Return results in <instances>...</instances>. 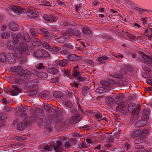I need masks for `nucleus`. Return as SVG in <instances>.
I'll list each match as a JSON object with an SVG mask.
<instances>
[{
    "mask_svg": "<svg viewBox=\"0 0 152 152\" xmlns=\"http://www.w3.org/2000/svg\"><path fill=\"white\" fill-rule=\"evenodd\" d=\"M124 98V95H120L116 96L114 99L115 102L118 103V107L121 110H124V108H125V104L123 101V99Z\"/></svg>",
    "mask_w": 152,
    "mask_h": 152,
    "instance_id": "1",
    "label": "nucleus"
},
{
    "mask_svg": "<svg viewBox=\"0 0 152 152\" xmlns=\"http://www.w3.org/2000/svg\"><path fill=\"white\" fill-rule=\"evenodd\" d=\"M20 50H18L16 49L15 50V52L17 54L18 56L24 57L25 56L24 55V52L28 49V47L26 43H21L20 44Z\"/></svg>",
    "mask_w": 152,
    "mask_h": 152,
    "instance_id": "2",
    "label": "nucleus"
},
{
    "mask_svg": "<svg viewBox=\"0 0 152 152\" xmlns=\"http://www.w3.org/2000/svg\"><path fill=\"white\" fill-rule=\"evenodd\" d=\"M13 39L15 42L19 41L22 39H23V41L27 42H29L30 40V37L26 32L24 33L23 38H21V35L20 34H18L16 36L13 37Z\"/></svg>",
    "mask_w": 152,
    "mask_h": 152,
    "instance_id": "3",
    "label": "nucleus"
},
{
    "mask_svg": "<svg viewBox=\"0 0 152 152\" xmlns=\"http://www.w3.org/2000/svg\"><path fill=\"white\" fill-rule=\"evenodd\" d=\"M140 107V105H135V104L133 103H130L128 105V108L126 107V106L125 105V108H124V111H127V110L131 112L132 113L138 111V107Z\"/></svg>",
    "mask_w": 152,
    "mask_h": 152,
    "instance_id": "4",
    "label": "nucleus"
},
{
    "mask_svg": "<svg viewBox=\"0 0 152 152\" xmlns=\"http://www.w3.org/2000/svg\"><path fill=\"white\" fill-rule=\"evenodd\" d=\"M9 9L10 11L14 12L17 15H20L25 12L23 8L19 6H12L9 7Z\"/></svg>",
    "mask_w": 152,
    "mask_h": 152,
    "instance_id": "5",
    "label": "nucleus"
},
{
    "mask_svg": "<svg viewBox=\"0 0 152 152\" xmlns=\"http://www.w3.org/2000/svg\"><path fill=\"white\" fill-rule=\"evenodd\" d=\"M140 56L142 58V61L148 65L151 66L152 64V59L142 52L140 53Z\"/></svg>",
    "mask_w": 152,
    "mask_h": 152,
    "instance_id": "6",
    "label": "nucleus"
},
{
    "mask_svg": "<svg viewBox=\"0 0 152 152\" xmlns=\"http://www.w3.org/2000/svg\"><path fill=\"white\" fill-rule=\"evenodd\" d=\"M43 17L45 20L50 22L55 21L58 19L57 17L53 16L51 15H44Z\"/></svg>",
    "mask_w": 152,
    "mask_h": 152,
    "instance_id": "7",
    "label": "nucleus"
},
{
    "mask_svg": "<svg viewBox=\"0 0 152 152\" xmlns=\"http://www.w3.org/2000/svg\"><path fill=\"white\" fill-rule=\"evenodd\" d=\"M9 27L11 30L15 31L19 29V26L18 25L14 22H12L10 23L9 25Z\"/></svg>",
    "mask_w": 152,
    "mask_h": 152,
    "instance_id": "8",
    "label": "nucleus"
},
{
    "mask_svg": "<svg viewBox=\"0 0 152 152\" xmlns=\"http://www.w3.org/2000/svg\"><path fill=\"white\" fill-rule=\"evenodd\" d=\"M80 120V118L77 115L72 117L70 120V123L71 124L77 123Z\"/></svg>",
    "mask_w": 152,
    "mask_h": 152,
    "instance_id": "9",
    "label": "nucleus"
},
{
    "mask_svg": "<svg viewBox=\"0 0 152 152\" xmlns=\"http://www.w3.org/2000/svg\"><path fill=\"white\" fill-rule=\"evenodd\" d=\"M11 93V95L12 96H16L20 93V89L16 86H14L13 88L10 90Z\"/></svg>",
    "mask_w": 152,
    "mask_h": 152,
    "instance_id": "10",
    "label": "nucleus"
},
{
    "mask_svg": "<svg viewBox=\"0 0 152 152\" xmlns=\"http://www.w3.org/2000/svg\"><path fill=\"white\" fill-rule=\"evenodd\" d=\"M9 63L11 64H13L15 61V57L12 53L9 54L7 56Z\"/></svg>",
    "mask_w": 152,
    "mask_h": 152,
    "instance_id": "11",
    "label": "nucleus"
},
{
    "mask_svg": "<svg viewBox=\"0 0 152 152\" xmlns=\"http://www.w3.org/2000/svg\"><path fill=\"white\" fill-rule=\"evenodd\" d=\"M43 49H39L36 50L34 53V56L37 58H40L42 57Z\"/></svg>",
    "mask_w": 152,
    "mask_h": 152,
    "instance_id": "12",
    "label": "nucleus"
},
{
    "mask_svg": "<svg viewBox=\"0 0 152 152\" xmlns=\"http://www.w3.org/2000/svg\"><path fill=\"white\" fill-rule=\"evenodd\" d=\"M17 42H15V43L12 41H9L8 42L7 44V48L9 50H12L15 48V45H17Z\"/></svg>",
    "mask_w": 152,
    "mask_h": 152,
    "instance_id": "13",
    "label": "nucleus"
},
{
    "mask_svg": "<svg viewBox=\"0 0 152 152\" xmlns=\"http://www.w3.org/2000/svg\"><path fill=\"white\" fill-rule=\"evenodd\" d=\"M69 31L67 33V34H69L70 35H73L78 36H80L81 34V32L79 31L76 30L74 31Z\"/></svg>",
    "mask_w": 152,
    "mask_h": 152,
    "instance_id": "14",
    "label": "nucleus"
},
{
    "mask_svg": "<svg viewBox=\"0 0 152 152\" xmlns=\"http://www.w3.org/2000/svg\"><path fill=\"white\" fill-rule=\"evenodd\" d=\"M26 14L27 16L31 17H36L37 16V13L34 12L33 11L31 10H27L26 12Z\"/></svg>",
    "mask_w": 152,
    "mask_h": 152,
    "instance_id": "15",
    "label": "nucleus"
},
{
    "mask_svg": "<svg viewBox=\"0 0 152 152\" xmlns=\"http://www.w3.org/2000/svg\"><path fill=\"white\" fill-rule=\"evenodd\" d=\"M27 125V123L25 122L19 123L18 125V128L21 131L24 129Z\"/></svg>",
    "mask_w": 152,
    "mask_h": 152,
    "instance_id": "16",
    "label": "nucleus"
},
{
    "mask_svg": "<svg viewBox=\"0 0 152 152\" xmlns=\"http://www.w3.org/2000/svg\"><path fill=\"white\" fill-rule=\"evenodd\" d=\"M141 131L139 129H137L132 132L130 134V136L133 138L137 137L140 134Z\"/></svg>",
    "mask_w": 152,
    "mask_h": 152,
    "instance_id": "17",
    "label": "nucleus"
},
{
    "mask_svg": "<svg viewBox=\"0 0 152 152\" xmlns=\"http://www.w3.org/2000/svg\"><path fill=\"white\" fill-rule=\"evenodd\" d=\"M61 142L59 141L57 142V145L54 147V149L56 152H59L61 151Z\"/></svg>",
    "mask_w": 152,
    "mask_h": 152,
    "instance_id": "18",
    "label": "nucleus"
},
{
    "mask_svg": "<svg viewBox=\"0 0 152 152\" xmlns=\"http://www.w3.org/2000/svg\"><path fill=\"white\" fill-rule=\"evenodd\" d=\"M64 104L66 107L69 108H72L73 105L72 103L69 101L67 100H64L63 101Z\"/></svg>",
    "mask_w": 152,
    "mask_h": 152,
    "instance_id": "19",
    "label": "nucleus"
},
{
    "mask_svg": "<svg viewBox=\"0 0 152 152\" xmlns=\"http://www.w3.org/2000/svg\"><path fill=\"white\" fill-rule=\"evenodd\" d=\"M38 83V80L36 79L30 81L28 83L29 87H33L36 86Z\"/></svg>",
    "mask_w": 152,
    "mask_h": 152,
    "instance_id": "20",
    "label": "nucleus"
},
{
    "mask_svg": "<svg viewBox=\"0 0 152 152\" xmlns=\"http://www.w3.org/2000/svg\"><path fill=\"white\" fill-rule=\"evenodd\" d=\"M143 115L142 116V118H149V111L146 109H144L142 111Z\"/></svg>",
    "mask_w": 152,
    "mask_h": 152,
    "instance_id": "21",
    "label": "nucleus"
},
{
    "mask_svg": "<svg viewBox=\"0 0 152 152\" xmlns=\"http://www.w3.org/2000/svg\"><path fill=\"white\" fill-rule=\"evenodd\" d=\"M108 57L106 56H103L102 57H99L98 58V61L100 63H104L106 60L108 58Z\"/></svg>",
    "mask_w": 152,
    "mask_h": 152,
    "instance_id": "22",
    "label": "nucleus"
},
{
    "mask_svg": "<svg viewBox=\"0 0 152 152\" xmlns=\"http://www.w3.org/2000/svg\"><path fill=\"white\" fill-rule=\"evenodd\" d=\"M12 69L14 72H19L22 71L23 68L20 66H14L11 67Z\"/></svg>",
    "mask_w": 152,
    "mask_h": 152,
    "instance_id": "23",
    "label": "nucleus"
},
{
    "mask_svg": "<svg viewBox=\"0 0 152 152\" xmlns=\"http://www.w3.org/2000/svg\"><path fill=\"white\" fill-rule=\"evenodd\" d=\"M53 149V148L51 146H49L47 145L45 146L43 148L41 151L42 152H45L48 151H51Z\"/></svg>",
    "mask_w": 152,
    "mask_h": 152,
    "instance_id": "24",
    "label": "nucleus"
},
{
    "mask_svg": "<svg viewBox=\"0 0 152 152\" xmlns=\"http://www.w3.org/2000/svg\"><path fill=\"white\" fill-rule=\"evenodd\" d=\"M136 112V113H135L134 112L132 113L133 114L131 117V120L133 122H134L137 119L138 117V111Z\"/></svg>",
    "mask_w": 152,
    "mask_h": 152,
    "instance_id": "25",
    "label": "nucleus"
},
{
    "mask_svg": "<svg viewBox=\"0 0 152 152\" xmlns=\"http://www.w3.org/2000/svg\"><path fill=\"white\" fill-rule=\"evenodd\" d=\"M53 94V96L56 98H60L63 96L62 93L59 91H55Z\"/></svg>",
    "mask_w": 152,
    "mask_h": 152,
    "instance_id": "26",
    "label": "nucleus"
},
{
    "mask_svg": "<svg viewBox=\"0 0 152 152\" xmlns=\"http://www.w3.org/2000/svg\"><path fill=\"white\" fill-rule=\"evenodd\" d=\"M106 101L108 104L111 106L113 104L114 100L112 97L108 96L106 98Z\"/></svg>",
    "mask_w": 152,
    "mask_h": 152,
    "instance_id": "27",
    "label": "nucleus"
},
{
    "mask_svg": "<svg viewBox=\"0 0 152 152\" xmlns=\"http://www.w3.org/2000/svg\"><path fill=\"white\" fill-rule=\"evenodd\" d=\"M61 49L60 48L57 46H53L50 49V51L54 53H56Z\"/></svg>",
    "mask_w": 152,
    "mask_h": 152,
    "instance_id": "28",
    "label": "nucleus"
},
{
    "mask_svg": "<svg viewBox=\"0 0 152 152\" xmlns=\"http://www.w3.org/2000/svg\"><path fill=\"white\" fill-rule=\"evenodd\" d=\"M28 107V106H20L18 107V108L19 111L22 112L25 111L27 110Z\"/></svg>",
    "mask_w": 152,
    "mask_h": 152,
    "instance_id": "29",
    "label": "nucleus"
},
{
    "mask_svg": "<svg viewBox=\"0 0 152 152\" xmlns=\"http://www.w3.org/2000/svg\"><path fill=\"white\" fill-rule=\"evenodd\" d=\"M47 72L52 74H54L56 73L57 72V70L55 68H50L47 69Z\"/></svg>",
    "mask_w": 152,
    "mask_h": 152,
    "instance_id": "30",
    "label": "nucleus"
},
{
    "mask_svg": "<svg viewBox=\"0 0 152 152\" xmlns=\"http://www.w3.org/2000/svg\"><path fill=\"white\" fill-rule=\"evenodd\" d=\"M42 57L44 58H49L50 57V55L49 53L44 50L43 49Z\"/></svg>",
    "mask_w": 152,
    "mask_h": 152,
    "instance_id": "31",
    "label": "nucleus"
},
{
    "mask_svg": "<svg viewBox=\"0 0 152 152\" xmlns=\"http://www.w3.org/2000/svg\"><path fill=\"white\" fill-rule=\"evenodd\" d=\"M91 33V31L88 27L85 26L83 30V33L85 35L90 34Z\"/></svg>",
    "mask_w": 152,
    "mask_h": 152,
    "instance_id": "32",
    "label": "nucleus"
},
{
    "mask_svg": "<svg viewBox=\"0 0 152 152\" xmlns=\"http://www.w3.org/2000/svg\"><path fill=\"white\" fill-rule=\"evenodd\" d=\"M42 46L45 48L50 50L51 47L49 45L45 42H42Z\"/></svg>",
    "mask_w": 152,
    "mask_h": 152,
    "instance_id": "33",
    "label": "nucleus"
},
{
    "mask_svg": "<svg viewBox=\"0 0 152 152\" xmlns=\"http://www.w3.org/2000/svg\"><path fill=\"white\" fill-rule=\"evenodd\" d=\"M38 76L45 79L47 77L48 75L46 72H39V75H38Z\"/></svg>",
    "mask_w": 152,
    "mask_h": 152,
    "instance_id": "34",
    "label": "nucleus"
},
{
    "mask_svg": "<svg viewBox=\"0 0 152 152\" xmlns=\"http://www.w3.org/2000/svg\"><path fill=\"white\" fill-rule=\"evenodd\" d=\"M72 75L75 77L77 78L80 76V72L77 69H75V70H73Z\"/></svg>",
    "mask_w": 152,
    "mask_h": 152,
    "instance_id": "35",
    "label": "nucleus"
},
{
    "mask_svg": "<svg viewBox=\"0 0 152 152\" xmlns=\"http://www.w3.org/2000/svg\"><path fill=\"white\" fill-rule=\"evenodd\" d=\"M6 61L5 55L4 53L0 54V61L4 62Z\"/></svg>",
    "mask_w": 152,
    "mask_h": 152,
    "instance_id": "36",
    "label": "nucleus"
},
{
    "mask_svg": "<svg viewBox=\"0 0 152 152\" xmlns=\"http://www.w3.org/2000/svg\"><path fill=\"white\" fill-rule=\"evenodd\" d=\"M67 62V61L66 59L62 60L58 62L59 65L63 67L64 66L66 65Z\"/></svg>",
    "mask_w": 152,
    "mask_h": 152,
    "instance_id": "37",
    "label": "nucleus"
},
{
    "mask_svg": "<svg viewBox=\"0 0 152 152\" xmlns=\"http://www.w3.org/2000/svg\"><path fill=\"white\" fill-rule=\"evenodd\" d=\"M1 37L3 39L9 38L10 37L9 34L7 32H3L1 34Z\"/></svg>",
    "mask_w": 152,
    "mask_h": 152,
    "instance_id": "38",
    "label": "nucleus"
},
{
    "mask_svg": "<svg viewBox=\"0 0 152 152\" xmlns=\"http://www.w3.org/2000/svg\"><path fill=\"white\" fill-rule=\"evenodd\" d=\"M148 118H142V116L141 117V120H140L141 121L142 124L143 125V126L146 125L147 123V120Z\"/></svg>",
    "mask_w": 152,
    "mask_h": 152,
    "instance_id": "39",
    "label": "nucleus"
},
{
    "mask_svg": "<svg viewBox=\"0 0 152 152\" xmlns=\"http://www.w3.org/2000/svg\"><path fill=\"white\" fill-rule=\"evenodd\" d=\"M76 58V56L75 54H71L69 55L68 57V59L71 61H73L74 60H75Z\"/></svg>",
    "mask_w": 152,
    "mask_h": 152,
    "instance_id": "40",
    "label": "nucleus"
},
{
    "mask_svg": "<svg viewBox=\"0 0 152 152\" xmlns=\"http://www.w3.org/2000/svg\"><path fill=\"white\" fill-rule=\"evenodd\" d=\"M143 139L141 137H140L134 141V142L136 144H139L143 141Z\"/></svg>",
    "mask_w": 152,
    "mask_h": 152,
    "instance_id": "41",
    "label": "nucleus"
},
{
    "mask_svg": "<svg viewBox=\"0 0 152 152\" xmlns=\"http://www.w3.org/2000/svg\"><path fill=\"white\" fill-rule=\"evenodd\" d=\"M113 56L117 58H123L124 57L123 56L122 54L120 53L118 54L113 53Z\"/></svg>",
    "mask_w": 152,
    "mask_h": 152,
    "instance_id": "42",
    "label": "nucleus"
},
{
    "mask_svg": "<svg viewBox=\"0 0 152 152\" xmlns=\"http://www.w3.org/2000/svg\"><path fill=\"white\" fill-rule=\"evenodd\" d=\"M56 3H57L58 5H59L60 6L64 7L65 6V3L60 0H56Z\"/></svg>",
    "mask_w": 152,
    "mask_h": 152,
    "instance_id": "43",
    "label": "nucleus"
},
{
    "mask_svg": "<svg viewBox=\"0 0 152 152\" xmlns=\"http://www.w3.org/2000/svg\"><path fill=\"white\" fill-rule=\"evenodd\" d=\"M101 84L103 86H108L110 84L108 82L104 81H101Z\"/></svg>",
    "mask_w": 152,
    "mask_h": 152,
    "instance_id": "44",
    "label": "nucleus"
},
{
    "mask_svg": "<svg viewBox=\"0 0 152 152\" xmlns=\"http://www.w3.org/2000/svg\"><path fill=\"white\" fill-rule=\"evenodd\" d=\"M41 32L38 31V33H44L45 34H48V32L47 31V30L45 28H42L41 30Z\"/></svg>",
    "mask_w": 152,
    "mask_h": 152,
    "instance_id": "45",
    "label": "nucleus"
},
{
    "mask_svg": "<svg viewBox=\"0 0 152 152\" xmlns=\"http://www.w3.org/2000/svg\"><path fill=\"white\" fill-rule=\"evenodd\" d=\"M142 124L141 121H140L136 123L135 126L137 127H140L143 126Z\"/></svg>",
    "mask_w": 152,
    "mask_h": 152,
    "instance_id": "46",
    "label": "nucleus"
},
{
    "mask_svg": "<svg viewBox=\"0 0 152 152\" xmlns=\"http://www.w3.org/2000/svg\"><path fill=\"white\" fill-rule=\"evenodd\" d=\"M141 20L142 21V23L144 24H146L147 23V18H141Z\"/></svg>",
    "mask_w": 152,
    "mask_h": 152,
    "instance_id": "47",
    "label": "nucleus"
},
{
    "mask_svg": "<svg viewBox=\"0 0 152 152\" xmlns=\"http://www.w3.org/2000/svg\"><path fill=\"white\" fill-rule=\"evenodd\" d=\"M125 2L128 5H130L131 6H133L134 4L133 2L129 0H125Z\"/></svg>",
    "mask_w": 152,
    "mask_h": 152,
    "instance_id": "48",
    "label": "nucleus"
},
{
    "mask_svg": "<svg viewBox=\"0 0 152 152\" xmlns=\"http://www.w3.org/2000/svg\"><path fill=\"white\" fill-rule=\"evenodd\" d=\"M136 152H152V149H149V151H148L146 149H144L143 151H142V150H139Z\"/></svg>",
    "mask_w": 152,
    "mask_h": 152,
    "instance_id": "49",
    "label": "nucleus"
},
{
    "mask_svg": "<svg viewBox=\"0 0 152 152\" xmlns=\"http://www.w3.org/2000/svg\"><path fill=\"white\" fill-rule=\"evenodd\" d=\"M41 44V42L40 40H38L37 41L33 43V45L35 46H39Z\"/></svg>",
    "mask_w": 152,
    "mask_h": 152,
    "instance_id": "50",
    "label": "nucleus"
},
{
    "mask_svg": "<svg viewBox=\"0 0 152 152\" xmlns=\"http://www.w3.org/2000/svg\"><path fill=\"white\" fill-rule=\"evenodd\" d=\"M32 73L34 75H38H38H39V72H38L37 71L36 69H33L31 71Z\"/></svg>",
    "mask_w": 152,
    "mask_h": 152,
    "instance_id": "51",
    "label": "nucleus"
},
{
    "mask_svg": "<svg viewBox=\"0 0 152 152\" xmlns=\"http://www.w3.org/2000/svg\"><path fill=\"white\" fill-rule=\"evenodd\" d=\"M95 116L96 118L99 119L101 118L102 115L100 113H98L95 114Z\"/></svg>",
    "mask_w": 152,
    "mask_h": 152,
    "instance_id": "52",
    "label": "nucleus"
},
{
    "mask_svg": "<svg viewBox=\"0 0 152 152\" xmlns=\"http://www.w3.org/2000/svg\"><path fill=\"white\" fill-rule=\"evenodd\" d=\"M36 67L37 69H41L43 67V64L42 63H39V64L37 65Z\"/></svg>",
    "mask_w": 152,
    "mask_h": 152,
    "instance_id": "53",
    "label": "nucleus"
},
{
    "mask_svg": "<svg viewBox=\"0 0 152 152\" xmlns=\"http://www.w3.org/2000/svg\"><path fill=\"white\" fill-rule=\"evenodd\" d=\"M102 88H100L99 87V88H97L96 89V90L95 91V92L97 93L100 94L101 93H102Z\"/></svg>",
    "mask_w": 152,
    "mask_h": 152,
    "instance_id": "54",
    "label": "nucleus"
},
{
    "mask_svg": "<svg viewBox=\"0 0 152 152\" xmlns=\"http://www.w3.org/2000/svg\"><path fill=\"white\" fill-rule=\"evenodd\" d=\"M31 33L32 35L33 36H36L37 35V34L35 32V31H34V29L32 28L31 30Z\"/></svg>",
    "mask_w": 152,
    "mask_h": 152,
    "instance_id": "55",
    "label": "nucleus"
},
{
    "mask_svg": "<svg viewBox=\"0 0 152 152\" xmlns=\"http://www.w3.org/2000/svg\"><path fill=\"white\" fill-rule=\"evenodd\" d=\"M38 39L36 38L35 37H32L31 38V41H32V43L33 44V43H34V42L37 41L38 40H39Z\"/></svg>",
    "mask_w": 152,
    "mask_h": 152,
    "instance_id": "56",
    "label": "nucleus"
},
{
    "mask_svg": "<svg viewBox=\"0 0 152 152\" xmlns=\"http://www.w3.org/2000/svg\"><path fill=\"white\" fill-rule=\"evenodd\" d=\"M58 77H56L55 78H53L51 79L52 82L53 83H56L58 81Z\"/></svg>",
    "mask_w": 152,
    "mask_h": 152,
    "instance_id": "57",
    "label": "nucleus"
},
{
    "mask_svg": "<svg viewBox=\"0 0 152 152\" xmlns=\"http://www.w3.org/2000/svg\"><path fill=\"white\" fill-rule=\"evenodd\" d=\"M148 131L147 130H142V133L145 135H147L148 133Z\"/></svg>",
    "mask_w": 152,
    "mask_h": 152,
    "instance_id": "58",
    "label": "nucleus"
},
{
    "mask_svg": "<svg viewBox=\"0 0 152 152\" xmlns=\"http://www.w3.org/2000/svg\"><path fill=\"white\" fill-rule=\"evenodd\" d=\"M86 141L88 144H92V140L89 139H87L86 140Z\"/></svg>",
    "mask_w": 152,
    "mask_h": 152,
    "instance_id": "59",
    "label": "nucleus"
},
{
    "mask_svg": "<svg viewBox=\"0 0 152 152\" xmlns=\"http://www.w3.org/2000/svg\"><path fill=\"white\" fill-rule=\"evenodd\" d=\"M147 83L150 85H152V79H148L147 81Z\"/></svg>",
    "mask_w": 152,
    "mask_h": 152,
    "instance_id": "60",
    "label": "nucleus"
},
{
    "mask_svg": "<svg viewBox=\"0 0 152 152\" xmlns=\"http://www.w3.org/2000/svg\"><path fill=\"white\" fill-rule=\"evenodd\" d=\"M110 75L112 77L117 78H118L120 77L119 76L117 75H115L114 74H111Z\"/></svg>",
    "mask_w": 152,
    "mask_h": 152,
    "instance_id": "61",
    "label": "nucleus"
},
{
    "mask_svg": "<svg viewBox=\"0 0 152 152\" xmlns=\"http://www.w3.org/2000/svg\"><path fill=\"white\" fill-rule=\"evenodd\" d=\"M129 145L127 143H126L124 146V149L127 150L129 148Z\"/></svg>",
    "mask_w": 152,
    "mask_h": 152,
    "instance_id": "62",
    "label": "nucleus"
},
{
    "mask_svg": "<svg viewBox=\"0 0 152 152\" xmlns=\"http://www.w3.org/2000/svg\"><path fill=\"white\" fill-rule=\"evenodd\" d=\"M77 79L80 81H83L84 80V77H81L80 76H79L77 78Z\"/></svg>",
    "mask_w": 152,
    "mask_h": 152,
    "instance_id": "63",
    "label": "nucleus"
},
{
    "mask_svg": "<svg viewBox=\"0 0 152 152\" xmlns=\"http://www.w3.org/2000/svg\"><path fill=\"white\" fill-rule=\"evenodd\" d=\"M65 146L66 148H69L70 147V144L68 142H67L65 144Z\"/></svg>",
    "mask_w": 152,
    "mask_h": 152,
    "instance_id": "64",
    "label": "nucleus"
}]
</instances>
